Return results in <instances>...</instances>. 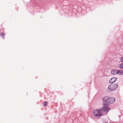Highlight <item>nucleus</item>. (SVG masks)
Here are the masks:
<instances>
[{
  "instance_id": "f257e3e1",
  "label": "nucleus",
  "mask_w": 123,
  "mask_h": 123,
  "mask_svg": "<svg viewBox=\"0 0 123 123\" xmlns=\"http://www.w3.org/2000/svg\"><path fill=\"white\" fill-rule=\"evenodd\" d=\"M108 105L104 104V106L99 109L94 110L92 112V116L95 118H100L107 113L110 108L108 107Z\"/></svg>"
},
{
  "instance_id": "f03ea898",
  "label": "nucleus",
  "mask_w": 123,
  "mask_h": 123,
  "mask_svg": "<svg viewBox=\"0 0 123 123\" xmlns=\"http://www.w3.org/2000/svg\"><path fill=\"white\" fill-rule=\"evenodd\" d=\"M103 100L105 103H106L108 104H111L113 103L115 100V98L113 97L108 98L107 97H105L103 98Z\"/></svg>"
},
{
  "instance_id": "7ed1b4c3",
  "label": "nucleus",
  "mask_w": 123,
  "mask_h": 123,
  "mask_svg": "<svg viewBox=\"0 0 123 123\" xmlns=\"http://www.w3.org/2000/svg\"><path fill=\"white\" fill-rule=\"evenodd\" d=\"M118 86V85L116 84H111L108 87V89L110 91H114L116 90Z\"/></svg>"
},
{
  "instance_id": "20e7f679",
  "label": "nucleus",
  "mask_w": 123,
  "mask_h": 123,
  "mask_svg": "<svg viewBox=\"0 0 123 123\" xmlns=\"http://www.w3.org/2000/svg\"><path fill=\"white\" fill-rule=\"evenodd\" d=\"M117 78L116 77H113L111 78L109 80V82L112 83L114 82L117 80Z\"/></svg>"
},
{
  "instance_id": "39448f33",
  "label": "nucleus",
  "mask_w": 123,
  "mask_h": 123,
  "mask_svg": "<svg viewBox=\"0 0 123 123\" xmlns=\"http://www.w3.org/2000/svg\"><path fill=\"white\" fill-rule=\"evenodd\" d=\"M117 70H113L111 71V73L113 75H115L117 74Z\"/></svg>"
},
{
  "instance_id": "423d86ee",
  "label": "nucleus",
  "mask_w": 123,
  "mask_h": 123,
  "mask_svg": "<svg viewBox=\"0 0 123 123\" xmlns=\"http://www.w3.org/2000/svg\"><path fill=\"white\" fill-rule=\"evenodd\" d=\"M117 74L120 75H123V71L121 70H117Z\"/></svg>"
},
{
  "instance_id": "0eeeda50",
  "label": "nucleus",
  "mask_w": 123,
  "mask_h": 123,
  "mask_svg": "<svg viewBox=\"0 0 123 123\" xmlns=\"http://www.w3.org/2000/svg\"><path fill=\"white\" fill-rule=\"evenodd\" d=\"M47 103L46 101H44L43 103L44 105V106H47Z\"/></svg>"
},
{
  "instance_id": "6e6552de",
  "label": "nucleus",
  "mask_w": 123,
  "mask_h": 123,
  "mask_svg": "<svg viewBox=\"0 0 123 123\" xmlns=\"http://www.w3.org/2000/svg\"><path fill=\"white\" fill-rule=\"evenodd\" d=\"M120 68L123 69V63L121 64L120 65Z\"/></svg>"
},
{
  "instance_id": "1a4fd4ad",
  "label": "nucleus",
  "mask_w": 123,
  "mask_h": 123,
  "mask_svg": "<svg viewBox=\"0 0 123 123\" xmlns=\"http://www.w3.org/2000/svg\"><path fill=\"white\" fill-rule=\"evenodd\" d=\"M121 61L123 62V57H121Z\"/></svg>"
},
{
  "instance_id": "9d476101",
  "label": "nucleus",
  "mask_w": 123,
  "mask_h": 123,
  "mask_svg": "<svg viewBox=\"0 0 123 123\" xmlns=\"http://www.w3.org/2000/svg\"><path fill=\"white\" fill-rule=\"evenodd\" d=\"M1 36H4L5 35V34L4 33H3L1 34Z\"/></svg>"
}]
</instances>
